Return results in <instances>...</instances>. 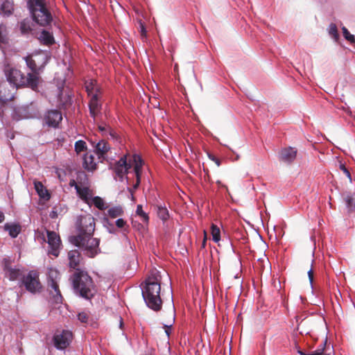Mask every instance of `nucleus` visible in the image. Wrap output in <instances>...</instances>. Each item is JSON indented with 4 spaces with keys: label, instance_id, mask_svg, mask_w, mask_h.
I'll return each instance as SVG.
<instances>
[{
    "label": "nucleus",
    "instance_id": "47",
    "mask_svg": "<svg viewBox=\"0 0 355 355\" xmlns=\"http://www.w3.org/2000/svg\"><path fill=\"white\" fill-rule=\"evenodd\" d=\"M69 184L71 187H74L76 191L79 188L77 180H71Z\"/></svg>",
    "mask_w": 355,
    "mask_h": 355
},
{
    "label": "nucleus",
    "instance_id": "14",
    "mask_svg": "<svg viewBox=\"0 0 355 355\" xmlns=\"http://www.w3.org/2000/svg\"><path fill=\"white\" fill-rule=\"evenodd\" d=\"M67 258L69 260V267L74 269L75 271L76 269H78V266H79L81 260L80 252L78 250H70L67 254Z\"/></svg>",
    "mask_w": 355,
    "mask_h": 355
},
{
    "label": "nucleus",
    "instance_id": "44",
    "mask_svg": "<svg viewBox=\"0 0 355 355\" xmlns=\"http://www.w3.org/2000/svg\"><path fill=\"white\" fill-rule=\"evenodd\" d=\"M140 182H141V176H136L135 184L133 185L132 188L129 189V191L131 193V195L132 197H133L134 190H136L139 187Z\"/></svg>",
    "mask_w": 355,
    "mask_h": 355
},
{
    "label": "nucleus",
    "instance_id": "9",
    "mask_svg": "<svg viewBox=\"0 0 355 355\" xmlns=\"http://www.w3.org/2000/svg\"><path fill=\"white\" fill-rule=\"evenodd\" d=\"M48 244L50 247L49 253L57 257L59 255V248L61 245L60 236L53 231H47Z\"/></svg>",
    "mask_w": 355,
    "mask_h": 355
},
{
    "label": "nucleus",
    "instance_id": "30",
    "mask_svg": "<svg viewBox=\"0 0 355 355\" xmlns=\"http://www.w3.org/2000/svg\"><path fill=\"white\" fill-rule=\"evenodd\" d=\"M8 43V37L7 28L6 25L0 24V46L7 44Z\"/></svg>",
    "mask_w": 355,
    "mask_h": 355
},
{
    "label": "nucleus",
    "instance_id": "1",
    "mask_svg": "<svg viewBox=\"0 0 355 355\" xmlns=\"http://www.w3.org/2000/svg\"><path fill=\"white\" fill-rule=\"evenodd\" d=\"M76 229L77 234L69 237V241L73 245L83 249L89 257H94L97 254V248L99 245V240L94 238L95 230V219L87 214L78 217Z\"/></svg>",
    "mask_w": 355,
    "mask_h": 355
},
{
    "label": "nucleus",
    "instance_id": "32",
    "mask_svg": "<svg viewBox=\"0 0 355 355\" xmlns=\"http://www.w3.org/2000/svg\"><path fill=\"white\" fill-rule=\"evenodd\" d=\"M60 279L59 271L54 268H50L48 272V282H58Z\"/></svg>",
    "mask_w": 355,
    "mask_h": 355
},
{
    "label": "nucleus",
    "instance_id": "6",
    "mask_svg": "<svg viewBox=\"0 0 355 355\" xmlns=\"http://www.w3.org/2000/svg\"><path fill=\"white\" fill-rule=\"evenodd\" d=\"M131 161H127V155H123L119 160L115 162L114 164H110V168L112 169L114 173V179L123 181V178L128 174L129 169L131 168Z\"/></svg>",
    "mask_w": 355,
    "mask_h": 355
},
{
    "label": "nucleus",
    "instance_id": "45",
    "mask_svg": "<svg viewBox=\"0 0 355 355\" xmlns=\"http://www.w3.org/2000/svg\"><path fill=\"white\" fill-rule=\"evenodd\" d=\"M340 168L343 171V173L346 175V176L349 179V180L352 181V177H351L350 172L345 167V166L343 164H340Z\"/></svg>",
    "mask_w": 355,
    "mask_h": 355
},
{
    "label": "nucleus",
    "instance_id": "22",
    "mask_svg": "<svg viewBox=\"0 0 355 355\" xmlns=\"http://www.w3.org/2000/svg\"><path fill=\"white\" fill-rule=\"evenodd\" d=\"M35 189L41 198L49 200L50 194L41 182H35Z\"/></svg>",
    "mask_w": 355,
    "mask_h": 355
},
{
    "label": "nucleus",
    "instance_id": "10",
    "mask_svg": "<svg viewBox=\"0 0 355 355\" xmlns=\"http://www.w3.org/2000/svg\"><path fill=\"white\" fill-rule=\"evenodd\" d=\"M297 150L293 147L282 148L279 153V160L286 164H291L297 156Z\"/></svg>",
    "mask_w": 355,
    "mask_h": 355
},
{
    "label": "nucleus",
    "instance_id": "34",
    "mask_svg": "<svg viewBox=\"0 0 355 355\" xmlns=\"http://www.w3.org/2000/svg\"><path fill=\"white\" fill-rule=\"evenodd\" d=\"M211 234L212 236V239L215 243H218L220 240V231L217 225L214 224L211 225Z\"/></svg>",
    "mask_w": 355,
    "mask_h": 355
},
{
    "label": "nucleus",
    "instance_id": "31",
    "mask_svg": "<svg viewBox=\"0 0 355 355\" xmlns=\"http://www.w3.org/2000/svg\"><path fill=\"white\" fill-rule=\"evenodd\" d=\"M107 214L111 218H115L116 217L122 216L123 214V210L121 206H116L110 208L107 210Z\"/></svg>",
    "mask_w": 355,
    "mask_h": 355
},
{
    "label": "nucleus",
    "instance_id": "27",
    "mask_svg": "<svg viewBox=\"0 0 355 355\" xmlns=\"http://www.w3.org/2000/svg\"><path fill=\"white\" fill-rule=\"evenodd\" d=\"M39 40L42 44L46 45H51L54 43V38L53 35L46 31H42Z\"/></svg>",
    "mask_w": 355,
    "mask_h": 355
},
{
    "label": "nucleus",
    "instance_id": "23",
    "mask_svg": "<svg viewBox=\"0 0 355 355\" xmlns=\"http://www.w3.org/2000/svg\"><path fill=\"white\" fill-rule=\"evenodd\" d=\"M14 11V3L12 1H4L0 8V13L3 15L8 17L12 14Z\"/></svg>",
    "mask_w": 355,
    "mask_h": 355
},
{
    "label": "nucleus",
    "instance_id": "46",
    "mask_svg": "<svg viewBox=\"0 0 355 355\" xmlns=\"http://www.w3.org/2000/svg\"><path fill=\"white\" fill-rule=\"evenodd\" d=\"M125 225L126 221H125L123 218H119L116 220V225L119 228L125 227Z\"/></svg>",
    "mask_w": 355,
    "mask_h": 355
},
{
    "label": "nucleus",
    "instance_id": "28",
    "mask_svg": "<svg viewBox=\"0 0 355 355\" xmlns=\"http://www.w3.org/2000/svg\"><path fill=\"white\" fill-rule=\"evenodd\" d=\"M21 276V271L18 268H12L5 273V277L10 281H15Z\"/></svg>",
    "mask_w": 355,
    "mask_h": 355
},
{
    "label": "nucleus",
    "instance_id": "16",
    "mask_svg": "<svg viewBox=\"0 0 355 355\" xmlns=\"http://www.w3.org/2000/svg\"><path fill=\"white\" fill-rule=\"evenodd\" d=\"M95 153L98 155V159H104L107 153L110 150V144L104 139L99 141L96 146Z\"/></svg>",
    "mask_w": 355,
    "mask_h": 355
},
{
    "label": "nucleus",
    "instance_id": "13",
    "mask_svg": "<svg viewBox=\"0 0 355 355\" xmlns=\"http://www.w3.org/2000/svg\"><path fill=\"white\" fill-rule=\"evenodd\" d=\"M62 119V114L58 110H50L45 116L46 123L49 126L56 127Z\"/></svg>",
    "mask_w": 355,
    "mask_h": 355
},
{
    "label": "nucleus",
    "instance_id": "11",
    "mask_svg": "<svg viewBox=\"0 0 355 355\" xmlns=\"http://www.w3.org/2000/svg\"><path fill=\"white\" fill-rule=\"evenodd\" d=\"M25 60L26 62L27 67L31 69V73H28V74H33L37 78V85H39L40 76V73L42 71L44 66L41 65L37 67L36 62L31 55H28L25 58Z\"/></svg>",
    "mask_w": 355,
    "mask_h": 355
},
{
    "label": "nucleus",
    "instance_id": "52",
    "mask_svg": "<svg viewBox=\"0 0 355 355\" xmlns=\"http://www.w3.org/2000/svg\"><path fill=\"white\" fill-rule=\"evenodd\" d=\"M205 243H206V238L204 239L203 241H202V246L205 247Z\"/></svg>",
    "mask_w": 355,
    "mask_h": 355
},
{
    "label": "nucleus",
    "instance_id": "19",
    "mask_svg": "<svg viewBox=\"0 0 355 355\" xmlns=\"http://www.w3.org/2000/svg\"><path fill=\"white\" fill-rule=\"evenodd\" d=\"M89 187H79L76 191L78 196L88 205L92 196V191L89 189Z\"/></svg>",
    "mask_w": 355,
    "mask_h": 355
},
{
    "label": "nucleus",
    "instance_id": "18",
    "mask_svg": "<svg viewBox=\"0 0 355 355\" xmlns=\"http://www.w3.org/2000/svg\"><path fill=\"white\" fill-rule=\"evenodd\" d=\"M96 163L94 162V156L92 153H86L83 157V167L89 171L96 169Z\"/></svg>",
    "mask_w": 355,
    "mask_h": 355
},
{
    "label": "nucleus",
    "instance_id": "33",
    "mask_svg": "<svg viewBox=\"0 0 355 355\" xmlns=\"http://www.w3.org/2000/svg\"><path fill=\"white\" fill-rule=\"evenodd\" d=\"M157 214V216L163 221L167 220L169 218L168 209L165 207L158 206Z\"/></svg>",
    "mask_w": 355,
    "mask_h": 355
},
{
    "label": "nucleus",
    "instance_id": "25",
    "mask_svg": "<svg viewBox=\"0 0 355 355\" xmlns=\"http://www.w3.org/2000/svg\"><path fill=\"white\" fill-rule=\"evenodd\" d=\"M76 180L79 187L90 186L88 176L84 171H78L77 173Z\"/></svg>",
    "mask_w": 355,
    "mask_h": 355
},
{
    "label": "nucleus",
    "instance_id": "37",
    "mask_svg": "<svg viewBox=\"0 0 355 355\" xmlns=\"http://www.w3.org/2000/svg\"><path fill=\"white\" fill-rule=\"evenodd\" d=\"M92 202L94 206L100 210H104L106 208L104 200L99 196L93 198Z\"/></svg>",
    "mask_w": 355,
    "mask_h": 355
},
{
    "label": "nucleus",
    "instance_id": "15",
    "mask_svg": "<svg viewBox=\"0 0 355 355\" xmlns=\"http://www.w3.org/2000/svg\"><path fill=\"white\" fill-rule=\"evenodd\" d=\"M9 85L6 82L0 83V102L6 103L7 101H12L14 98V94L12 91L8 88Z\"/></svg>",
    "mask_w": 355,
    "mask_h": 355
},
{
    "label": "nucleus",
    "instance_id": "50",
    "mask_svg": "<svg viewBox=\"0 0 355 355\" xmlns=\"http://www.w3.org/2000/svg\"><path fill=\"white\" fill-rule=\"evenodd\" d=\"M5 219L4 214L2 211H0V223H2Z\"/></svg>",
    "mask_w": 355,
    "mask_h": 355
},
{
    "label": "nucleus",
    "instance_id": "39",
    "mask_svg": "<svg viewBox=\"0 0 355 355\" xmlns=\"http://www.w3.org/2000/svg\"><path fill=\"white\" fill-rule=\"evenodd\" d=\"M329 33L331 37L337 41L339 38V34L338 33V28L335 24L331 23L329 27Z\"/></svg>",
    "mask_w": 355,
    "mask_h": 355
},
{
    "label": "nucleus",
    "instance_id": "2",
    "mask_svg": "<svg viewBox=\"0 0 355 355\" xmlns=\"http://www.w3.org/2000/svg\"><path fill=\"white\" fill-rule=\"evenodd\" d=\"M162 277L157 270H153L142 286L143 298L146 305L155 311L161 310L162 300L160 296Z\"/></svg>",
    "mask_w": 355,
    "mask_h": 355
},
{
    "label": "nucleus",
    "instance_id": "7",
    "mask_svg": "<svg viewBox=\"0 0 355 355\" xmlns=\"http://www.w3.org/2000/svg\"><path fill=\"white\" fill-rule=\"evenodd\" d=\"M21 284L31 293H39L42 288L39 279V275L35 270L30 271L27 275L23 277Z\"/></svg>",
    "mask_w": 355,
    "mask_h": 355
},
{
    "label": "nucleus",
    "instance_id": "3",
    "mask_svg": "<svg viewBox=\"0 0 355 355\" xmlns=\"http://www.w3.org/2000/svg\"><path fill=\"white\" fill-rule=\"evenodd\" d=\"M69 279L75 293L87 300L94 297L96 293L95 285L86 271L76 269Z\"/></svg>",
    "mask_w": 355,
    "mask_h": 355
},
{
    "label": "nucleus",
    "instance_id": "51",
    "mask_svg": "<svg viewBox=\"0 0 355 355\" xmlns=\"http://www.w3.org/2000/svg\"><path fill=\"white\" fill-rule=\"evenodd\" d=\"M165 331H166V334L168 336H169V334H170V331H169V327L166 326V330H165Z\"/></svg>",
    "mask_w": 355,
    "mask_h": 355
},
{
    "label": "nucleus",
    "instance_id": "12",
    "mask_svg": "<svg viewBox=\"0 0 355 355\" xmlns=\"http://www.w3.org/2000/svg\"><path fill=\"white\" fill-rule=\"evenodd\" d=\"M90 116L95 120L96 117L101 114V105L98 103V91L90 98L89 103Z\"/></svg>",
    "mask_w": 355,
    "mask_h": 355
},
{
    "label": "nucleus",
    "instance_id": "17",
    "mask_svg": "<svg viewBox=\"0 0 355 355\" xmlns=\"http://www.w3.org/2000/svg\"><path fill=\"white\" fill-rule=\"evenodd\" d=\"M50 293L52 295L56 303H61L62 296L59 288L58 282H47Z\"/></svg>",
    "mask_w": 355,
    "mask_h": 355
},
{
    "label": "nucleus",
    "instance_id": "4",
    "mask_svg": "<svg viewBox=\"0 0 355 355\" xmlns=\"http://www.w3.org/2000/svg\"><path fill=\"white\" fill-rule=\"evenodd\" d=\"M4 73L12 90L20 87H28L34 91L38 88L37 78L33 74H27L26 77L20 70L12 67L9 64L5 67Z\"/></svg>",
    "mask_w": 355,
    "mask_h": 355
},
{
    "label": "nucleus",
    "instance_id": "20",
    "mask_svg": "<svg viewBox=\"0 0 355 355\" xmlns=\"http://www.w3.org/2000/svg\"><path fill=\"white\" fill-rule=\"evenodd\" d=\"M326 344L327 340H325L322 344V346L320 348H318L309 354L304 352L298 346H296V349L297 352L300 355H329V353L327 352L329 349L326 348Z\"/></svg>",
    "mask_w": 355,
    "mask_h": 355
},
{
    "label": "nucleus",
    "instance_id": "5",
    "mask_svg": "<svg viewBox=\"0 0 355 355\" xmlns=\"http://www.w3.org/2000/svg\"><path fill=\"white\" fill-rule=\"evenodd\" d=\"M27 6L33 19L38 25L46 26L51 23L53 17L44 0H28Z\"/></svg>",
    "mask_w": 355,
    "mask_h": 355
},
{
    "label": "nucleus",
    "instance_id": "8",
    "mask_svg": "<svg viewBox=\"0 0 355 355\" xmlns=\"http://www.w3.org/2000/svg\"><path fill=\"white\" fill-rule=\"evenodd\" d=\"M72 333L68 330H62L59 334H55L53 337L54 346L58 349H64L69 346L72 340Z\"/></svg>",
    "mask_w": 355,
    "mask_h": 355
},
{
    "label": "nucleus",
    "instance_id": "36",
    "mask_svg": "<svg viewBox=\"0 0 355 355\" xmlns=\"http://www.w3.org/2000/svg\"><path fill=\"white\" fill-rule=\"evenodd\" d=\"M74 148H75V151L76 152V153L79 154L81 152H83L85 150H87L86 142L83 140H78V141H76Z\"/></svg>",
    "mask_w": 355,
    "mask_h": 355
},
{
    "label": "nucleus",
    "instance_id": "38",
    "mask_svg": "<svg viewBox=\"0 0 355 355\" xmlns=\"http://www.w3.org/2000/svg\"><path fill=\"white\" fill-rule=\"evenodd\" d=\"M4 274L10 270L12 267V260L10 258H3L1 262Z\"/></svg>",
    "mask_w": 355,
    "mask_h": 355
},
{
    "label": "nucleus",
    "instance_id": "29",
    "mask_svg": "<svg viewBox=\"0 0 355 355\" xmlns=\"http://www.w3.org/2000/svg\"><path fill=\"white\" fill-rule=\"evenodd\" d=\"M20 31L23 34L32 31V22L30 19H24L20 22Z\"/></svg>",
    "mask_w": 355,
    "mask_h": 355
},
{
    "label": "nucleus",
    "instance_id": "49",
    "mask_svg": "<svg viewBox=\"0 0 355 355\" xmlns=\"http://www.w3.org/2000/svg\"><path fill=\"white\" fill-rule=\"evenodd\" d=\"M308 276H309V282L312 284L313 282V271L312 269H310L308 271Z\"/></svg>",
    "mask_w": 355,
    "mask_h": 355
},
{
    "label": "nucleus",
    "instance_id": "26",
    "mask_svg": "<svg viewBox=\"0 0 355 355\" xmlns=\"http://www.w3.org/2000/svg\"><path fill=\"white\" fill-rule=\"evenodd\" d=\"M4 229L8 231L10 236L12 238H16L21 231V227L16 224L6 223L4 225Z\"/></svg>",
    "mask_w": 355,
    "mask_h": 355
},
{
    "label": "nucleus",
    "instance_id": "42",
    "mask_svg": "<svg viewBox=\"0 0 355 355\" xmlns=\"http://www.w3.org/2000/svg\"><path fill=\"white\" fill-rule=\"evenodd\" d=\"M89 318V314L87 312L82 311L78 314V319L82 323H87Z\"/></svg>",
    "mask_w": 355,
    "mask_h": 355
},
{
    "label": "nucleus",
    "instance_id": "40",
    "mask_svg": "<svg viewBox=\"0 0 355 355\" xmlns=\"http://www.w3.org/2000/svg\"><path fill=\"white\" fill-rule=\"evenodd\" d=\"M137 214L139 216L144 222H147L148 220V215L144 211L142 206L141 205H138L136 210Z\"/></svg>",
    "mask_w": 355,
    "mask_h": 355
},
{
    "label": "nucleus",
    "instance_id": "41",
    "mask_svg": "<svg viewBox=\"0 0 355 355\" xmlns=\"http://www.w3.org/2000/svg\"><path fill=\"white\" fill-rule=\"evenodd\" d=\"M342 30H343V33L344 37L347 41H349L350 43H352V44L354 43L355 42L354 36L353 35L350 34V33L348 31L347 28L344 26L342 28Z\"/></svg>",
    "mask_w": 355,
    "mask_h": 355
},
{
    "label": "nucleus",
    "instance_id": "35",
    "mask_svg": "<svg viewBox=\"0 0 355 355\" xmlns=\"http://www.w3.org/2000/svg\"><path fill=\"white\" fill-rule=\"evenodd\" d=\"M98 128L103 135H105L107 133H109L112 137H115V132L110 126H107L106 125H98Z\"/></svg>",
    "mask_w": 355,
    "mask_h": 355
},
{
    "label": "nucleus",
    "instance_id": "24",
    "mask_svg": "<svg viewBox=\"0 0 355 355\" xmlns=\"http://www.w3.org/2000/svg\"><path fill=\"white\" fill-rule=\"evenodd\" d=\"M130 161L134 163V171L135 173V176H141L144 164L141 158L137 155H134L132 156V160Z\"/></svg>",
    "mask_w": 355,
    "mask_h": 355
},
{
    "label": "nucleus",
    "instance_id": "21",
    "mask_svg": "<svg viewBox=\"0 0 355 355\" xmlns=\"http://www.w3.org/2000/svg\"><path fill=\"white\" fill-rule=\"evenodd\" d=\"M343 198L349 210H353L355 208V192H345L343 194Z\"/></svg>",
    "mask_w": 355,
    "mask_h": 355
},
{
    "label": "nucleus",
    "instance_id": "48",
    "mask_svg": "<svg viewBox=\"0 0 355 355\" xmlns=\"http://www.w3.org/2000/svg\"><path fill=\"white\" fill-rule=\"evenodd\" d=\"M209 157L210 159L214 161L218 166L220 165V161L218 158L216 157L214 155H209Z\"/></svg>",
    "mask_w": 355,
    "mask_h": 355
},
{
    "label": "nucleus",
    "instance_id": "43",
    "mask_svg": "<svg viewBox=\"0 0 355 355\" xmlns=\"http://www.w3.org/2000/svg\"><path fill=\"white\" fill-rule=\"evenodd\" d=\"M86 91L87 92L88 95L91 96V97L96 93V91H98V93L99 92L97 88H94V85L92 82L86 85Z\"/></svg>",
    "mask_w": 355,
    "mask_h": 355
}]
</instances>
